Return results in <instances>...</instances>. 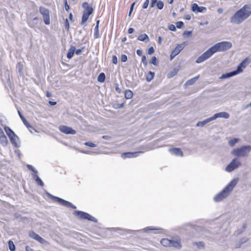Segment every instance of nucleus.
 Returning a JSON list of instances; mask_svg holds the SVG:
<instances>
[{
  "instance_id": "f257e3e1",
  "label": "nucleus",
  "mask_w": 251,
  "mask_h": 251,
  "mask_svg": "<svg viewBox=\"0 0 251 251\" xmlns=\"http://www.w3.org/2000/svg\"><path fill=\"white\" fill-rule=\"evenodd\" d=\"M251 15V4H246L238 10L230 18V23L240 25Z\"/></svg>"
},
{
  "instance_id": "f03ea898",
  "label": "nucleus",
  "mask_w": 251,
  "mask_h": 251,
  "mask_svg": "<svg viewBox=\"0 0 251 251\" xmlns=\"http://www.w3.org/2000/svg\"><path fill=\"white\" fill-rule=\"evenodd\" d=\"M238 182V178L233 179L230 183L219 194L214 197L215 201H220L226 198L233 190Z\"/></svg>"
},
{
  "instance_id": "7ed1b4c3",
  "label": "nucleus",
  "mask_w": 251,
  "mask_h": 251,
  "mask_svg": "<svg viewBox=\"0 0 251 251\" xmlns=\"http://www.w3.org/2000/svg\"><path fill=\"white\" fill-rule=\"evenodd\" d=\"M232 47V43L228 41H223L215 44L214 46H212L210 49L214 54L215 53L219 51H225Z\"/></svg>"
},
{
  "instance_id": "20e7f679",
  "label": "nucleus",
  "mask_w": 251,
  "mask_h": 251,
  "mask_svg": "<svg viewBox=\"0 0 251 251\" xmlns=\"http://www.w3.org/2000/svg\"><path fill=\"white\" fill-rule=\"evenodd\" d=\"M251 151L250 145L243 146L239 148L234 149L231 151V154L236 157H244L248 156Z\"/></svg>"
},
{
  "instance_id": "39448f33",
  "label": "nucleus",
  "mask_w": 251,
  "mask_h": 251,
  "mask_svg": "<svg viewBox=\"0 0 251 251\" xmlns=\"http://www.w3.org/2000/svg\"><path fill=\"white\" fill-rule=\"evenodd\" d=\"M161 244L166 247H173L178 248L181 246L180 240L179 239H168L163 238L160 241Z\"/></svg>"
},
{
  "instance_id": "423d86ee",
  "label": "nucleus",
  "mask_w": 251,
  "mask_h": 251,
  "mask_svg": "<svg viewBox=\"0 0 251 251\" xmlns=\"http://www.w3.org/2000/svg\"><path fill=\"white\" fill-rule=\"evenodd\" d=\"M39 12L43 16L44 23L46 25H49L50 24V17L49 9L43 6H40L39 7Z\"/></svg>"
},
{
  "instance_id": "0eeeda50",
  "label": "nucleus",
  "mask_w": 251,
  "mask_h": 251,
  "mask_svg": "<svg viewBox=\"0 0 251 251\" xmlns=\"http://www.w3.org/2000/svg\"><path fill=\"white\" fill-rule=\"evenodd\" d=\"M74 215L78 217L79 219H87L89 221L95 222H97V220L95 217L84 212L80 211H75L74 212Z\"/></svg>"
},
{
  "instance_id": "6e6552de",
  "label": "nucleus",
  "mask_w": 251,
  "mask_h": 251,
  "mask_svg": "<svg viewBox=\"0 0 251 251\" xmlns=\"http://www.w3.org/2000/svg\"><path fill=\"white\" fill-rule=\"evenodd\" d=\"M213 54L214 53L210 48L205 52L202 54L197 59L196 62L197 63H201L203 62L211 57Z\"/></svg>"
},
{
  "instance_id": "1a4fd4ad",
  "label": "nucleus",
  "mask_w": 251,
  "mask_h": 251,
  "mask_svg": "<svg viewBox=\"0 0 251 251\" xmlns=\"http://www.w3.org/2000/svg\"><path fill=\"white\" fill-rule=\"evenodd\" d=\"M240 166L241 162L238 161L236 158H234L232 159L231 162L226 167L225 170L227 172H231Z\"/></svg>"
},
{
  "instance_id": "9d476101",
  "label": "nucleus",
  "mask_w": 251,
  "mask_h": 251,
  "mask_svg": "<svg viewBox=\"0 0 251 251\" xmlns=\"http://www.w3.org/2000/svg\"><path fill=\"white\" fill-rule=\"evenodd\" d=\"M186 44L183 42L180 44L177 45L175 49L172 51L170 55L171 60L174 58L184 48Z\"/></svg>"
},
{
  "instance_id": "9b49d317",
  "label": "nucleus",
  "mask_w": 251,
  "mask_h": 251,
  "mask_svg": "<svg viewBox=\"0 0 251 251\" xmlns=\"http://www.w3.org/2000/svg\"><path fill=\"white\" fill-rule=\"evenodd\" d=\"M29 236L30 238L39 242L41 244H45V245L49 244V242L47 241H46V240H45L44 239H43V238L40 237L38 234H37L36 233H35L33 231H31L29 232Z\"/></svg>"
},
{
  "instance_id": "f8f14e48",
  "label": "nucleus",
  "mask_w": 251,
  "mask_h": 251,
  "mask_svg": "<svg viewBox=\"0 0 251 251\" xmlns=\"http://www.w3.org/2000/svg\"><path fill=\"white\" fill-rule=\"evenodd\" d=\"M249 63V62L248 58H245L241 63H240L238 66L237 69L234 71L236 75L243 72V70L246 68Z\"/></svg>"
},
{
  "instance_id": "ddd939ff",
  "label": "nucleus",
  "mask_w": 251,
  "mask_h": 251,
  "mask_svg": "<svg viewBox=\"0 0 251 251\" xmlns=\"http://www.w3.org/2000/svg\"><path fill=\"white\" fill-rule=\"evenodd\" d=\"M59 129L61 132L66 134L74 135L76 133L75 130L73 129L69 126L64 125L60 126H59Z\"/></svg>"
},
{
  "instance_id": "4468645a",
  "label": "nucleus",
  "mask_w": 251,
  "mask_h": 251,
  "mask_svg": "<svg viewBox=\"0 0 251 251\" xmlns=\"http://www.w3.org/2000/svg\"><path fill=\"white\" fill-rule=\"evenodd\" d=\"M53 198L54 200H55L56 201H57V202H58L59 203H60V204L64 206H65L67 207H72L73 209L76 208L75 206L72 203L67 201H65L63 199L54 196H53Z\"/></svg>"
},
{
  "instance_id": "2eb2a0df",
  "label": "nucleus",
  "mask_w": 251,
  "mask_h": 251,
  "mask_svg": "<svg viewBox=\"0 0 251 251\" xmlns=\"http://www.w3.org/2000/svg\"><path fill=\"white\" fill-rule=\"evenodd\" d=\"M192 11L195 13H204L206 11V8L203 6H199L197 3H193L192 5Z\"/></svg>"
},
{
  "instance_id": "dca6fc26",
  "label": "nucleus",
  "mask_w": 251,
  "mask_h": 251,
  "mask_svg": "<svg viewBox=\"0 0 251 251\" xmlns=\"http://www.w3.org/2000/svg\"><path fill=\"white\" fill-rule=\"evenodd\" d=\"M229 114L227 112H221L215 114L211 118L213 121L219 118L228 119L229 118Z\"/></svg>"
},
{
  "instance_id": "f3484780",
  "label": "nucleus",
  "mask_w": 251,
  "mask_h": 251,
  "mask_svg": "<svg viewBox=\"0 0 251 251\" xmlns=\"http://www.w3.org/2000/svg\"><path fill=\"white\" fill-rule=\"evenodd\" d=\"M38 18L36 17L31 20L28 21V24L31 28L40 29V27L38 25Z\"/></svg>"
},
{
  "instance_id": "a211bd4d",
  "label": "nucleus",
  "mask_w": 251,
  "mask_h": 251,
  "mask_svg": "<svg viewBox=\"0 0 251 251\" xmlns=\"http://www.w3.org/2000/svg\"><path fill=\"white\" fill-rule=\"evenodd\" d=\"M155 5H156L158 9L161 10L164 7V3L161 0L158 1V0H151L150 7L151 8H153Z\"/></svg>"
},
{
  "instance_id": "6ab92c4d",
  "label": "nucleus",
  "mask_w": 251,
  "mask_h": 251,
  "mask_svg": "<svg viewBox=\"0 0 251 251\" xmlns=\"http://www.w3.org/2000/svg\"><path fill=\"white\" fill-rule=\"evenodd\" d=\"M9 139L12 145L15 147H19V138L18 136L15 134V133L13 134L12 135L10 136Z\"/></svg>"
},
{
  "instance_id": "aec40b11",
  "label": "nucleus",
  "mask_w": 251,
  "mask_h": 251,
  "mask_svg": "<svg viewBox=\"0 0 251 251\" xmlns=\"http://www.w3.org/2000/svg\"><path fill=\"white\" fill-rule=\"evenodd\" d=\"M142 151H136L133 152H125L122 154V157L125 158H132L135 157L139 155V154L141 153H142Z\"/></svg>"
},
{
  "instance_id": "412c9836",
  "label": "nucleus",
  "mask_w": 251,
  "mask_h": 251,
  "mask_svg": "<svg viewBox=\"0 0 251 251\" xmlns=\"http://www.w3.org/2000/svg\"><path fill=\"white\" fill-rule=\"evenodd\" d=\"M169 151L177 156H183V155L182 151L179 148H170L169 149Z\"/></svg>"
},
{
  "instance_id": "4be33fe9",
  "label": "nucleus",
  "mask_w": 251,
  "mask_h": 251,
  "mask_svg": "<svg viewBox=\"0 0 251 251\" xmlns=\"http://www.w3.org/2000/svg\"><path fill=\"white\" fill-rule=\"evenodd\" d=\"M18 114H19V115L20 118L22 120V121L24 123V124H25V125L26 126V127L28 129H29V127L33 128V127L32 126H30L28 124V123L27 122V121L26 120L25 118L23 116V115H22L21 112L19 110L18 111Z\"/></svg>"
},
{
  "instance_id": "5701e85b",
  "label": "nucleus",
  "mask_w": 251,
  "mask_h": 251,
  "mask_svg": "<svg viewBox=\"0 0 251 251\" xmlns=\"http://www.w3.org/2000/svg\"><path fill=\"white\" fill-rule=\"evenodd\" d=\"M138 40L146 43L150 41V38L147 34H141L138 37Z\"/></svg>"
},
{
  "instance_id": "b1692460",
  "label": "nucleus",
  "mask_w": 251,
  "mask_h": 251,
  "mask_svg": "<svg viewBox=\"0 0 251 251\" xmlns=\"http://www.w3.org/2000/svg\"><path fill=\"white\" fill-rule=\"evenodd\" d=\"M212 120V119L211 117H210L209 118H207L202 121H200V122H199L197 124V126L198 127H201V126H204V125H205L206 124H208V123L211 122Z\"/></svg>"
},
{
  "instance_id": "393cba45",
  "label": "nucleus",
  "mask_w": 251,
  "mask_h": 251,
  "mask_svg": "<svg viewBox=\"0 0 251 251\" xmlns=\"http://www.w3.org/2000/svg\"><path fill=\"white\" fill-rule=\"evenodd\" d=\"M75 49H76L75 47L72 46L69 50L67 54V57L68 59H71L73 57L75 52Z\"/></svg>"
},
{
  "instance_id": "a878e982",
  "label": "nucleus",
  "mask_w": 251,
  "mask_h": 251,
  "mask_svg": "<svg viewBox=\"0 0 251 251\" xmlns=\"http://www.w3.org/2000/svg\"><path fill=\"white\" fill-rule=\"evenodd\" d=\"M236 75V73L233 71H232V72H229V73H226V74H223L222 75V76L220 78L221 79H226V78H227Z\"/></svg>"
},
{
  "instance_id": "bb28decb",
  "label": "nucleus",
  "mask_w": 251,
  "mask_h": 251,
  "mask_svg": "<svg viewBox=\"0 0 251 251\" xmlns=\"http://www.w3.org/2000/svg\"><path fill=\"white\" fill-rule=\"evenodd\" d=\"M0 143L3 146H7L8 144V140L6 136L4 134L0 137Z\"/></svg>"
},
{
  "instance_id": "cd10ccee",
  "label": "nucleus",
  "mask_w": 251,
  "mask_h": 251,
  "mask_svg": "<svg viewBox=\"0 0 251 251\" xmlns=\"http://www.w3.org/2000/svg\"><path fill=\"white\" fill-rule=\"evenodd\" d=\"M154 72H152L151 71H150L146 75V80L148 81V82H150L151 81L154 76Z\"/></svg>"
},
{
  "instance_id": "c85d7f7f",
  "label": "nucleus",
  "mask_w": 251,
  "mask_h": 251,
  "mask_svg": "<svg viewBox=\"0 0 251 251\" xmlns=\"http://www.w3.org/2000/svg\"><path fill=\"white\" fill-rule=\"evenodd\" d=\"M200 75H198L191 79H189L187 80L186 82V84L187 85H192L199 78Z\"/></svg>"
},
{
  "instance_id": "c756f323",
  "label": "nucleus",
  "mask_w": 251,
  "mask_h": 251,
  "mask_svg": "<svg viewBox=\"0 0 251 251\" xmlns=\"http://www.w3.org/2000/svg\"><path fill=\"white\" fill-rule=\"evenodd\" d=\"M33 176L36 182L41 186L44 185V183L41 179V178L36 174H33Z\"/></svg>"
},
{
  "instance_id": "7c9ffc66",
  "label": "nucleus",
  "mask_w": 251,
  "mask_h": 251,
  "mask_svg": "<svg viewBox=\"0 0 251 251\" xmlns=\"http://www.w3.org/2000/svg\"><path fill=\"white\" fill-rule=\"evenodd\" d=\"M133 96V92L130 90H126L125 93V97L126 99H130Z\"/></svg>"
},
{
  "instance_id": "2f4dec72",
  "label": "nucleus",
  "mask_w": 251,
  "mask_h": 251,
  "mask_svg": "<svg viewBox=\"0 0 251 251\" xmlns=\"http://www.w3.org/2000/svg\"><path fill=\"white\" fill-rule=\"evenodd\" d=\"M4 130L6 132L7 135H8V137L11 136L13 135V134H14L15 133L14 131L8 126H5L4 127Z\"/></svg>"
},
{
  "instance_id": "473e14b6",
  "label": "nucleus",
  "mask_w": 251,
  "mask_h": 251,
  "mask_svg": "<svg viewBox=\"0 0 251 251\" xmlns=\"http://www.w3.org/2000/svg\"><path fill=\"white\" fill-rule=\"evenodd\" d=\"M248 238H243L240 240L239 244H237L235 245V248H240L241 245L244 243L247 242L248 241Z\"/></svg>"
},
{
  "instance_id": "72a5a7b5",
  "label": "nucleus",
  "mask_w": 251,
  "mask_h": 251,
  "mask_svg": "<svg viewBox=\"0 0 251 251\" xmlns=\"http://www.w3.org/2000/svg\"><path fill=\"white\" fill-rule=\"evenodd\" d=\"M105 79V75L103 73H101L98 77V81L100 82H103Z\"/></svg>"
},
{
  "instance_id": "f704fd0d",
  "label": "nucleus",
  "mask_w": 251,
  "mask_h": 251,
  "mask_svg": "<svg viewBox=\"0 0 251 251\" xmlns=\"http://www.w3.org/2000/svg\"><path fill=\"white\" fill-rule=\"evenodd\" d=\"M89 15L85 14V13L83 12V15L82 16V20H81V25H83L87 22V21L88 20V19L89 18Z\"/></svg>"
},
{
  "instance_id": "c9c22d12",
  "label": "nucleus",
  "mask_w": 251,
  "mask_h": 251,
  "mask_svg": "<svg viewBox=\"0 0 251 251\" xmlns=\"http://www.w3.org/2000/svg\"><path fill=\"white\" fill-rule=\"evenodd\" d=\"M94 36L95 38H98L100 37L99 30V26H98V25H96L95 29H94Z\"/></svg>"
},
{
  "instance_id": "e433bc0d",
  "label": "nucleus",
  "mask_w": 251,
  "mask_h": 251,
  "mask_svg": "<svg viewBox=\"0 0 251 251\" xmlns=\"http://www.w3.org/2000/svg\"><path fill=\"white\" fill-rule=\"evenodd\" d=\"M239 139L238 138H233V139H232L231 140H230L229 141H228V144L229 145V146H230L231 147H233L234 146V145L237 143L238 142H239Z\"/></svg>"
},
{
  "instance_id": "4c0bfd02",
  "label": "nucleus",
  "mask_w": 251,
  "mask_h": 251,
  "mask_svg": "<svg viewBox=\"0 0 251 251\" xmlns=\"http://www.w3.org/2000/svg\"><path fill=\"white\" fill-rule=\"evenodd\" d=\"M9 249L11 251H14L15 250V246L12 240L8 241Z\"/></svg>"
},
{
  "instance_id": "58836bf2",
  "label": "nucleus",
  "mask_w": 251,
  "mask_h": 251,
  "mask_svg": "<svg viewBox=\"0 0 251 251\" xmlns=\"http://www.w3.org/2000/svg\"><path fill=\"white\" fill-rule=\"evenodd\" d=\"M93 12V9L92 7H88L87 9H85L84 11V13L89 15V16L92 14Z\"/></svg>"
},
{
  "instance_id": "ea45409f",
  "label": "nucleus",
  "mask_w": 251,
  "mask_h": 251,
  "mask_svg": "<svg viewBox=\"0 0 251 251\" xmlns=\"http://www.w3.org/2000/svg\"><path fill=\"white\" fill-rule=\"evenodd\" d=\"M177 74V71L176 70H174L172 72H170L168 74V78H171L173 76H174L175 75H176Z\"/></svg>"
},
{
  "instance_id": "a19ab883",
  "label": "nucleus",
  "mask_w": 251,
  "mask_h": 251,
  "mask_svg": "<svg viewBox=\"0 0 251 251\" xmlns=\"http://www.w3.org/2000/svg\"><path fill=\"white\" fill-rule=\"evenodd\" d=\"M151 63L154 66H157V58L155 56H153L151 60Z\"/></svg>"
},
{
  "instance_id": "79ce46f5",
  "label": "nucleus",
  "mask_w": 251,
  "mask_h": 251,
  "mask_svg": "<svg viewBox=\"0 0 251 251\" xmlns=\"http://www.w3.org/2000/svg\"><path fill=\"white\" fill-rule=\"evenodd\" d=\"M192 31H185L183 33V36L185 38H187V37H189L192 34Z\"/></svg>"
},
{
  "instance_id": "37998d69",
  "label": "nucleus",
  "mask_w": 251,
  "mask_h": 251,
  "mask_svg": "<svg viewBox=\"0 0 251 251\" xmlns=\"http://www.w3.org/2000/svg\"><path fill=\"white\" fill-rule=\"evenodd\" d=\"M27 167L29 170L34 173V174H36L37 173V171L36 170L32 165H27Z\"/></svg>"
},
{
  "instance_id": "c03bdc74",
  "label": "nucleus",
  "mask_w": 251,
  "mask_h": 251,
  "mask_svg": "<svg viewBox=\"0 0 251 251\" xmlns=\"http://www.w3.org/2000/svg\"><path fill=\"white\" fill-rule=\"evenodd\" d=\"M136 3V2H134L132 3L130 6L129 13H128V16L130 17L131 15V13L133 10L134 6Z\"/></svg>"
},
{
  "instance_id": "a18cd8bd",
  "label": "nucleus",
  "mask_w": 251,
  "mask_h": 251,
  "mask_svg": "<svg viewBox=\"0 0 251 251\" xmlns=\"http://www.w3.org/2000/svg\"><path fill=\"white\" fill-rule=\"evenodd\" d=\"M183 25H184V23L182 22H181V21L177 22L176 23V27L178 28H182Z\"/></svg>"
},
{
  "instance_id": "49530a36",
  "label": "nucleus",
  "mask_w": 251,
  "mask_h": 251,
  "mask_svg": "<svg viewBox=\"0 0 251 251\" xmlns=\"http://www.w3.org/2000/svg\"><path fill=\"white\" fill-rule=\"evenodd\" d=\"M149 2H150L149 0H146V1L144 2V3L143 4L142 8L143 9L147 8L149 6Z\"/></svg>"
},
{
  "instance_id": "de8ad7c7",
  "label": "nucleus",
  "mask_w": 251,
  "mask_h": 251,
  "mask_svg": "<svg viewBox=\"0 0 251 251\" xmlns=\"http://www.w3.org/2000/svg\"><path fill=\"white\" fill-rule=\"evenodd\" d=\"M84 144H85V145H86L87 146L92 147V148H94L96 146V145L95 144L91 143V142H85Z\"/></svg>"
},
{
  "instance_id": "09e8293b",
  "label": "nucleus",
  "mask_w": 251,
  "mask_h": 251,
  "mask_svg": "<svg viewBox=\"0 0 251 251\" xmlns=\"http://www.w3.org/2000/svg\"><path fill=\"white\" fill-rule=\"evenodd\" d=\"M142 62L143 64L146 66L148 64L147 60L145 55L142 56Z\"/></svg>"
},
{
  "instance_id": "8fccbe9b",
  "label": "nucleus",
  "mask_w": 251,
  "mask_h": 251,
  "mask_svg": "<svg viewBox=\"0 0 251 251\" xmlns=\"http://www.w3.org/2000/svg\"><path fill=\"white\" fill-rule=\"evenodd\" d=\"M196 244H197L198 247L199 249H201V248H204V243L203 242H200L199 243H196Z\"/></svg>"
},
{
  "instance_id": "3c124183",
  "label": "nucleus",
  "mask_w": 251,
  "mask_h": 251,
  "mask_svg": "<svg viewBox=\"0 0 251 251\" xmlns=\"http://www.w3.org/2000/svg\"><path fill=\"white\" fill-rule=\"evenodd\" d=\"M154 52V50L152 47H151L149 49L148 51V53L150 55H151L153 54Z\"/></svg>"
},
{
  "instance_id": "603ef678",
  "label": "nucleus",
  "mask_w": 251,
  "mask_h": 251,
  "mask_svg": "<svg viewBox=\"0 0 251 251\" xmlns=\"http://www.w3.org/2000/svg\"><path fill=\"white\" fill-rule=\"evenodd\" d=\"M169 30L173 31H175L176 30V26L173 24H171L169 25Z\"/></svg>"
},
{
  "instance_id": "864d4df0",
  "label": "nucleus",
  "mask_w": 251,
  "mask_h": 251,
  "mask_svg": "<svg viewBox=\"0 0 251 251\" xmlns=\"http://www.w3.org/2000/svg\"><path fill=\"white\" fill-rule=\"evenodd\" d=\"M127 56L125 54H123L121 56V61L123 62H125L127 61Z\"/></svg>"
},
{
  "instance_id": "5fc2aeb1",
  "label": "nucleus",
  "mask_w": 251,
  "mask_h": 251,
  "mask_svg": "<svg viewBox=\"0 0 251 251\" xmlns=\"http://www.w3.org/2000/svg\"><path fill=\"white\" fill-rule=\"evenodd\" d=\"M118 62L117 57L116 55H113L112 57V62L114 64H117Z\"/></svg>"
},
{
  "instance_id": "6e6d98bb",
  "label": "nucleus",
  "mask_w": 251,
  "mask_h": 251,
  "mask_svg": "<svg viewBox=\"0 0 251 251\" xmlns=\"http://www.w3.org/2000/svg\"><path fill=\"white\" fill-rule=\"evenodd\" d=\"M65 28L68 30L69 29V23L67 19L65 20Z\"/></svg>"
},
{
  "instance_id": "4d7b16f0",
  "label": "nucleus",
  "mask_w": 251,
  "mask_h": 251,
  "mask_svg": "<svg viewBox=\"0 0 251 251\" xmlns=\"http://www.w3.org/2000/svg\"><path fill=\"white\" fill-rule=\"evenodd\" d=\"M82 7L85 8V9H87L88 7H90L89 5V3L87 2H83L82 3Z\"/></svg>"
},
{
  "instance_id": "13d9d810",
  "label": "nucleus",
  "mask_w": 251,
  "mask_h": 251,
  "mask_svg": "<svg viewBox=\"0 0 251 251\" xmlns=\"http://www.w3.org/2000/svg\"><path fill=\"white\" fill-rule=\"evenodd\" d=\"M116 91L118 93H120L122 92V90L121 88L119 87V85L118 84H116V87H115Z\"/></svg>"
},
{
  "instance_id": "bf43d9fd",
  "label": "nucleus",
  "mask_w": 251,
  "mask_h": 251,
  "mask_svg": "<svg viewBox=\"0 0 251 251\" xmlns=\"http://www.w3.org/2000/svg\"><path fill=\"white\" fill-rule=\"evenodd\" d=\"M76 55H80L82 52V49H79L77 50H75V52Z\"/></svg>"
},
{
  "instance_id": "052dcab7",
  "label": "nucleus",
  "mask_w": 251,
  "mask_h": 251,
  "mask_svg": "<svg viewBox=\"0 0 251 251\" xmlns=\"http://www.w3.org/2000/svg\"><path fill=\"white\" fill-rule=\"evenodd\" d=\"M136 53L138 55L140 56L142 55L143 52L142 50L138 49L136 51Z\"/></svg>"
},
{
  "instance_id": "680f3d73",
  "label": "nucleus",
  "mask_w": 251,
  "mask_h": 251,
  "mask_svg": "<svg viewBox=\"0 0 251 251\" xmlns=\"http://www.w3.org/2000/svg\"><path fill=\"white\" fill-rule=\"evenodd\" d=\"M65 9L66 11H68L69 9H70V6L67 3V0H66L65 1Z\"/></svg>"
},
{
  "instance_id": "e2e57ef3",
  "label": "nucleus",
  "mask_w": 251,
  "mask_h": 251,
  "mask_svg": "<svg viewBox=\"0 0 251 251\" xmlns=\"http://www.w3.org/2000/svg\"><path fill=\"white\" fill-rule=\"evenodd\" d=\"M102 138L104 139L110 140L111 139V137L109 136L104 135L102 137Z\"/></svg>"
},
{
  "instance_id": "0e129e2a",
  "label": "nucleus",
  "mask_w": 251,
  "mask_h": 251,
  "mask_svg": "<svg viewBox=\"0 0 251 251\" xmlns=\"http://www.w3.org/2000/svg\"><path fill=\"white\" fill-rule=\"evenodd\" d=\"M191 15L190 14H186L184 16V19L187 20H190L191 19Z\"/></svg>"
},
{
  "instance_id": "69168bd1",
  "label": "nucleus",
  "mask_w": 251,
  "mask_h": 251,
  "mask_svg": "<svg viewBox=\"0 0 251 251\" xmlns=\"http://www.w3.org/2000/svg\"><path fill=\"white\" fill-rule=\"evenodd\" d=\"M134 32V28H132V27H130L128 29V33L129 34H132L133 33V32Z\"/></svg>"
},
{
  "instance_id": "338daca9",
  "label": "nucleus",
  "mask_w": 251,
  "mask_h": 251,
  "mask_svg": "<svg viewBox=\"0 0 251 251\" xmlns=\"http://www.w3.org/2000/svg\"><path fill=\"white\" fill-rule=\"evenodd\" d=\"M49 103L50 105H52V106H54L56 104V101H49Z\"/></svg>"
},
{
  "instance_id": "774afa93",
  "label": "nucleus",
  "mask_w": 251,
  "mask_h": 251,
  "mask_svg": "<svg viewBox=\"0 0 251 251\" xmlns=\"http://www.w3.org/2000/svg\"><path fill=\"white\" fill-rule=\"evenodd\" d=\"M25 250L26 251H33V250L28 246H26Z\"/></svg>"
}]
</instances>
